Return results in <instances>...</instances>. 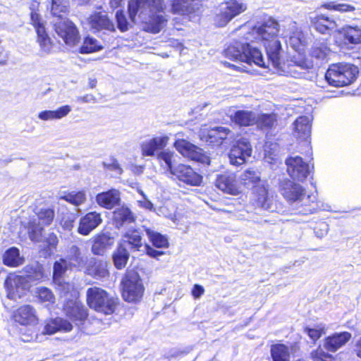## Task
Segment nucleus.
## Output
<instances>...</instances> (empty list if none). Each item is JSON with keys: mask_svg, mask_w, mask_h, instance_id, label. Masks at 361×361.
Wrapping results in <instances>:
<instances>
[{"mask_svg": "<svg viewBox=\"0 0 361 361\" xmlns=\"http://www.w3.org/2000/svg\"><path fill=\"white\" fill-rule=\"evenodd\" d=\"M257 38L265 48L267 56L274 67L280 63L281 44L279 40L280 26L275 19L268 17L252 27Z\"/></svg>", "mask_w": 361, "mask_h": 361, "instance_id": "obj_1", "label": "nucleus"}, {"mask_svg": "<svg viewBox=\"0 0 361 361\" xmlns=\"http://www.w3.org/2000/svg\"><path fill=\"white\" fill-rule=\"evenodd\" d=\"M86 302L90 309L104 315L115 314L120 305V300L117 296L97 286L87 289Z\"/></svg>", "mask_w": 361, "mask_h": 361, "instance_id": "obj_2", "label": "nucleus"}, {"mask_svg": "<svg viewBox=\"0 0 361 361\" xmlns=\"http://www.w3.org/2000/svg\"><path fill=\"white\" fill-rule=\"evenodd\" d=\"M145 290L140 274L135 270L127 269L120 283L123 300L128 303L137 304L142 300Z\"/></svg>", "mask_w": 361, "mask_h": 361, "instance_id": "obj_3", "label": "nucleus"}, {"mask_svg": "<svg viewBox=\"0 0 361 361\" xmlns=\"http://www.w3.org/2000/svg\"><path fill=\"white\" fill-rule=\"evenodd\" d=\"M358 74L357 68L350 63H338L329 66L325 78L334 87H344L353 83Z\"/></svg>", "mask_w": 361, "mask_h": 361, "instance_id": "obj_4", "label": "nucleus"}, {"mask_svg": "<svg viewBox=\"0 0 361 361\" xmlns=\"http://www.w3.org/2000/svg\"><path fill=\"white\" fill-rule=\"evenodd\" d=\"M275 192L269 185H258L255 186L252 192V205L269 212L277 209V200Z\"/></svg>", "mask_w": 361, "mask_h": 361, "instance_id": "obj_5", "label": "nucleus"}, {"mask_svg": "<svg viewBox=\"0 0 361 361\" xmlns=\"http://www.w3.org/2000/svg\"><path fill=\"white\" fill-rule=\"evenodd\" d=\"M150 14L147 18L142 21V30L145 32L157 34L166 25L167 19L164 16L160 14L164 11L162 0H149Z\"/></svg>", "mask_w": 361, "mask_h": 361, "instance_id": "obj_6", "label": "nucleus"}, {"mask_svg": "<svg viewBox=\"0 0 361 361\" xmlns=\"http://www.w3.org/2000/svg\"><path fill=\"white\" fill-rule=\"evenodd\" d=\"M176 150L184 157L201 164L209 165L210 157L198 146L185 139H177L173 143Z\"/></svg>", "mask_w": 361, "mask_h": 361, "instance_id": "obj_7", "label": "nucleus"}, {"mask_svg": "<svg viewBox=\"0 0 361 361\" xmlns=\"http://www.w3.org/2000/svg\"><path fill=\"white\" fill-rule=\"evenodd\" d=\"M224 4L225 8L214 16V22L218 27L226 25L233 18L247 10L246 4L239 2L238 0L226 1Z\"/></svg>", "mask_w": 361, "mask_h": 361, "instance_id": "obj_8", "label": "nucleus"}, {"mask_svg": "<svg viewBox=\"0 0 361 361\" xmlns=\"http://www.w3.org/2000/svg\"><path fill=\"white\" fill-rule=\"evenodd\" d=\"M12 321L17 325L34 326L39 324V317L36 309L31 305H21L11 314Z\"/></svg>", "mask_w": 361, "mask_h": 361, "instance_id": "obj_9", "label": "nucleus"}, {"mask_svg": "<svg viewBox=\"0 0 361 361\" xmlns=\"http://www.w3.org/2000/svg\"><path fill=\"white\" fill-rule=\"evenodd\" d=\"M285 162L286 171L293 180L302 182L310 173L309 164L300 156H290Z\"/></svg>", "mask_w": 361, "mask_h": 361, "instance_id": "obj_10", "label": "nucleus"}, {"mask_svg": "<svg viewBox=\"0 0 361 361\" xmlns=\"http://www.w3.org/2000/svg\"><path fill=\"white\" fill-rule=\"evenodd\" d=\"M63 308L66 317L75 324H82L88 318L87 307L78 299L68 300Z\"/></svg>", "mask_w": 361, "mask_h": 361, "instance_id": "obj_11", "label": "nucleus"}, {"mask_svg": "<svg viewBox=\"0 0 361 361\" xmlns=\"http://www.w3.org/2000/svg\"><path fill=\"white\" fill-rule=\"evenodd\" d=\"M250 143L245 138L238 140L232 146L228 153L231 164L235 166L243 164L246 159L252 154Z\"/></svg>", "mask_w": 361, "mask_h": 361, "instance_id": "obj_12", "label": "nucleus"}, {"mask_svg": "<svg viewBox=\"0 0 361 361\" xmlns=\"http://www.w3.org/2000/svg\"><path fill=\"white\" fill-rule=\"evenodd\" d=\"M30 24L34 27L37 33V42L42 49L49 51L52 47V42L49 37L42 17L37 9L32 8L30 13Z\"/></svg>", "mask_w": 361, "mask_h": 361, "instance_id": "obj_13", "label": "nucleus"}, {"mask_svg": "<svg viewBox=\"0 0 361 361\" xmlns=\"http://www.w3.org/2000/svg\"><path fill=\"white\" fill-rule=\"evenodd\" d=\"M109 262L104 259L90 258L85 266V274L96 280H104L109 278Z\"/></svg>", "mask_w": 361, "mask_h": 361, "instance_id": "obj_14", "label": "nucleus"}, {"mask_svg": "<svg viewBox=\"0 0 361 361\" xmlns=\"http://www.w3.org/2000/svg\"><path fill=\"white\" fill-rule=\"evenodd\" d=\"M279 191L286 201L291 203L302 200L305 195L302 186L288 178H285L279 183Z\"/></svg>", "mask_w": 361, "mask_h": 361, "instance_id": "obj_15", "label": "nucleus"}, {"mask_svg": "<svg viewBox=\"0 0 361 361\" xmlns=\"http://www.w3.org/2000/svg\"><path fill=\"white\" fill-rule=\"evenodd\" d=\"M173 175L185 184L191 186H199L202 182V175L195 171L190 166L178 164L175 167Z\"/></svg>", "mask_w": 361, "mask_h": 361, "instance_id": "obj_16", "label": "nucleus"}, {"mask_svg": "<svg viewBox=\"0 0 361 361\" xmlns=\"http://www.w3.org/2000/svg\"><path fill=\"white\" fill-rule=\"evenodd\" d=\"M310 22L312 28L322 35H331L338 26L334 18L323 13L310 17Z\"/></svg>", "mask_w": 361, "mask_h": 361, "instance_id": "obj_17", "label": "nucleus"}, {"mask_svg": "<svg viewBox=\"0 0 361 361\" xmlns=\"http://www.w3.org/2000/svg\"><path fill=\"white\" fill-rule=\"evenodd\" d=\"M55 30L67 44L75 45L79 41L76 26L71 21H60L55 25Z\"/></svg>", "mask_w": 361, "mask_h": 361, "instance_id": "obj_18", "label": "nucleus"}, {"mask_svg": "<svg viewBox=\"0 0 361 361\" xmlns=\"http://www.w3.org/2000/svg\"><path fill=\"white\" fill-rule=\"evenodd\" d=\"M215 185L225 193L238 195L241 191L237 183V178L233 173H224L217 176Z\"/></svg>", "mask_w": 361, "mask_h": 361, "instance_id": "obj_19", "label": "nucleus"}, {"mask_svg": "<svg viewBox=\"0 0 361 361\" xmlns=\"http://www.w3.org/2000/svg\"><path fill=\"white\" fill-rule=\"evenodd\" d=\"M102 222L101 214L97 212H89L82 216L78 227L80 235H87Z\"/></svg>", "mask_w": 361, "mask_h": 361, "instance_id": "obj_20", "label": "nucleus"}, {"mask_svg": "<svg viewBox=\"0 0 361 361\" xmlns=\"http://www.w3.org/2000/svg\"><path fill=\"white\" fill-rule=\"evenodd\" d=\"M72 324L67 319L56 317L50 318L44 322L43 335H53L57 332H70L73 330Z\"/></svg>", "mask_w": 361, "mask_h": 361, "instance_id": "obj_21", "label": "nucleus"}, {"mask_svg": "<svg viewBox=\"0 0 361 361\" xmlns=\"http://www.w3.org/2000/svg\"><path fill=\"white\" fill-rule=\"evenodd\" d=\"M95 200L100 207L106 209H111L120 204V192L118 190L111 188L97 194Z\"/></svg>", "mask_w": 361, "mask_h": 361, "instance_id": "obj_22", "label": "nucleus"}, {"mask_svg": "<svg viewBox=\"0 0 361 361\" xmlns=\"http://www.w3.org/2000/svg\"><path fill=\"white\" fill-rule=\"evenodd\" d=\"M352 338L348 331L335 333L324 338V345L329 352L335 353L345 345Z\"/></svg>", "mask_w": 361, "mask_h": 361, "instance_id": "obj_23", "label": "nucleus"}, {"mask_svg": "<svg viewBox=\"0 0 361 361\" xmlns=\"http://www.w3.org/2000/svg\"><path fill=\"white\" fill-rule=\"evenodd\" d=\"M169 140L168 136L163 135L154 137L142 142L140 147L142 155L145 157L154 156L157 151L163 149L168 145Z\"/></svg>", "mask_w": 361, "mask_h": 361, "instance_id": "obj_24", "label": "nucleus"}, {"mask_svg": "<svg viewBox=\"0 0 361 361\" xmlns=\"http://www.w3.org/2000/svg\"><path fill=\"white\" fill-rule=\"evenodd\" d=\"M89 24L91 28L100 31L107 30L114 31L115 27L113 22L110 20L106 14L102 12H94L89 18Z\"/></svg>", "mask_w": 361, "mask_h": 361, "instance_id": "obj_25", "label": "nucleus"}, {"mask_svg": "<svg viewBox=\"0 0 361 361\" xmlns=\"http://www.w3.org/2000/svg\"><path fill=\"white\" fill-rule=\"evenodd\" d=\"M198 0H172L171 12L173 14L190 15L199 9Z\"/></svg>", "mask_w": 361, "mask_h": 361, "instance_id": "obj_26", "label": "nucleus"}, {"mask_svg": "<svg viewBox=\"0 0 361 361\" xmlns=\"http://www.w3.org/2000/svg\"><path fill=\"white\" fill-rule=\"evenodd\" d=\"M114 244V238L108 233H100L97 234L92 241L91 251L94 255H100Z\"/></svg>", "mask_w": 361, "mask_h": 361, "instance_id": "obj_27", "label": "nucleus"}, {"mask_svg": "<svg viewBox=\"0 0 361 361\" xmlns=\"http://www.w3.org/2000/svg\"><path fill=\"white\" fill-rule=\"evenodd\" d=\"M293 133L298 138L306 140L310 137L311 121L306 116H300L293 123Z\"/></svg>", "mask_w": 361, "mask_h": 361, "instance_id": "obj_28", "label": "nucleus"}, {"mask_svg": "<svg viewBox=\"0 0 361 361\" xmlns=\"http://www.w3.org/2000/svg\"><path fill=\"white\" fill-rule=\"evenodd\" d=\"M55 288L61 297L78 299L80 293L73 283L65 281L63 279L53 281Z\"/></svg>", "mask_w": 361, "mask_h": 361, "instance_id": "obj_29", "label": "nucleus"}, {"mask_svg": "<svg viewBox=\"0 0 361 361\" xmlns=\"http://www.w3.org/2000/svg\"><path fill=\"white\" fill-rule=\"evenodd\" d=\"M231 120L240 127H248L255 125L256 115L252 111L238 110L231 117Z\"/></svg>", "mask_w": 361, "mask_h": 361, "instance_id": "obj_30", "label": "nucleus"}, {"mask_svg": "<svg viewBox=\"0 0 361 361\" xmlns=\"http://www.w3.org/2000/svg\"><path fill=\"white\" fill-rule=\"evenodd\" d=\"M338 32L343 36V39L346 44L361 43V28L357 25H345L339 30Z\"/></svg>", "mask_w": 361, "mask_h": 361, "instance_id": "obj_31", "label": "nucleus"}, {"mask_svg": "<svg viewBox=\"0 0 361 361\" xmlns=\"http://www.w3.org/2000/svg\"><path fill=\"white\" fill-rule=\"evenodd\" d=\"M278 116L276 113H261L256 116L255 125L261 130H271L277 126Z\"/></svg>", "mask_w": 361, "mask_h": 361, "instance_id": "obj_32", "label": "nucleus"}, {"mask_svg": "<svg viewBox=\"0 0 361 361\" xmlns=\"http://www.w3.org/2000/svg\"><path fill=\"white\" fill-rule=\"evenodd\" d=\"M243 61L249 64L255 63L259 67H267L259 49L252 47L249 44H245Z\"/></svg>", "mask_w": 361, "mask_h": 361, "instance_id": "obj_33", "label": "nucleus"}, {"mask_svg": "<svg viewBox=\"0 0 361 361\" xmlns=\"http://www.w3.org/2000/svg\"><path fill=\"white\" fill-rule=\"evenodd\" d=\"M270 354L272 361H291V351L290 347L286 344H272L270 347Z\"/></svg>", "mask_w": 361, "mask_h": 361, "instance_id": "obj_34", "label": "nucleus"}, {"mask_svg": "<svg viewBox=\"0 0 361 361\" xmlns=\"http://www.w3.org/2000/svg\"><path fill=\"white\" fill-rule=\"evenodd\" d=\"M135 221V216L128 207H119L114 212V221L117 228H120L126 224L133 223Z\"/></svg>", "mask_w": 361, "mask_h": 361, "instance_id": "obj_35", "label": "nucleus"}, {"mask_svg": "<svg viewBox=\"0 0 361 361\" xmlns=\"http://www.w3.org/2000/svg\"><path fill=\"white\" fill-rule=\"evenodd\" d=\"M130 254L123 243H119L112 254V261L117 269L126 267L129 259Z\"/></svg>", "mask_w": 361, "mask_h": 361, "instance_id": "obj_36", "label": "nucleus"}, {"mask_svg": "<svg viewBox=\"0 0 361 361\" xmlns=\"http://www.w3.org/2000/svg\"><path fill=\"white\" fill-rule=\"evenodd\" d=\"M24 262V258L20 256L19 250L11 247L6 250L3 255V263L9 267H17Z\"/></svg>", "mask_w": 361, "mask_h": 361, "instance_id": "obj_37", "label": "nucleus"}, {"mask_svg": "<svg viewBox=\"0 0 361 361\" xmlns=\"http://www.w3.org/2000/svg\"><path fill=\"white\" fill-rule=\"evenodd\" d=\"M71 111V108L69 105H64L54 111H42L39 113L38 118L43 121L60 119L67 116Z\"/></svg>", "mask_w": 361, "mask_h": 361, "instance_id": "obj_38", "label": "nucleus"}, {"mask_svg": "<svg viewBox=\"0 0 361 361\" xmlns=\"http://www.w3.org/2000/svg\"><path fill=\"white\" fill-rule=\"evenodd\" d=\"M289 45L297 52H303L307 47V40L301 30H293L288 39Z\"/></svg>", "mask_w": 361, "mask_h": 361, "instance_id": "obj_39", "label": "nucleus"}, {"mask_svg": "<svg viewBox=\"0 0 361 361\" xmlns=\"http://www.w3.org/2000/svg\"><path fill=\"white\" fill-rule=\"evenodd\" d=\"M123 237L126 239V242L130 246L132 250L139 251L143 245L142 234L138 229H129Z\"/></svg>", "mask_w": 361, "mask_h": 361, "instance_id": "obj_40", "label": "nucleus"}, {"mask_svg": "<svg viewBox=\"0 0 361 361\" xmlns=\"http://www.w3.org/2000/svg\"><path fill=\"white\" fill-rule=\"evenodd\" d=\"M230 133L231 130L228 128L215 127L209 130L207 141L210 143L221 145Z\"/></svg>", "mask_w": 361, "mask_h": 361, "instance_id": "obj_41", "label": "nucleus"}, {"mask_svg": "<svg viewBox=\"0 0 361 361\" xmlns=\"http://www.w3.org/2000/svg\"><path fill=\"white\" fill-rule=\"evenodd\" d=\"M245 44L235 42L229 44L224 51L225 57L243 61Z\"/></svg>", "mask_w": 361, "mask_h": 361, "instance_id": "obj_42", "label": "nucleus"}, {"mask_svg": "<svg viewBox=\"0 0 361 361\" xmlns=\"http://www.w3.org/2000/svg\"><path fill=\"white\" fill-rule=\"evenodd\" d=\"M25 277L30 281H39L44 276V269L38 263L35 264H27L23 269Z\"/></svg>", "mask_w": 361, "mask_h": 361, "instance_id": "obj_43", "label": "nucleus"}, {"mask_svg": "<svg viewBox=\"0 0 361 361\" xmlns=\"http://www.w3.org/2000/svg\"><path fill=\"white\" fill-rule=\"evenodd\" d=\"M146 233L154 247L157 248H168L169 247V243L166 235L150 229H147Z\"/></svg>", "mask_w": 361, "mask_h": 361, "instance_id": "obj_44", "label": "nucleus"}, {"mask_svg": "<svg viewBox=\"0 0 361 361\" xmlns=\"http://www.w3.org/2000/svg\"><path fill=\"white\" fill-rule=\"evenodd\" d=\"M103 49V46L100 44L97 40L92 37H86L83 39L82 44L79 49L80 54H91Z\"/></svg>", "mask_w": 361, "mask_h": 361, "instance_id": "obj_45", "label": "nucleus"}, {"mask_svg": "<svg viewBox=\"0 0 361 361\" xmlns=\"http://www.w3.org/2000/svg\"><path fill=\"white\" fill-rule=\"evenodd\" d=\"M36 216L39 226H48L53 222L55 213L52 208H42L36 212Z\"/></svg>", "mask_w": 361, "mask_h": 361, "instance_id": "obj_46", "label": "nucleus"}, {"mask_svg": "<svg viewBox=\"0 0 361 361\" xmlns=\"http://www.w3.org/2000/svg\"><path fill=\"white\" fill-rule=\"evenodd\" d=\"M320 8L328 11H335L340 13L353 12L355 11V6L344 3H337L336 1H327L321 4Z\"/></svg>", "mask_w": 361, "mask_h": 361, "instance_id": "obj_47", "label": "nucleus"}, {"mask_svg": "<svg viewBox=\"0 0 361 361\" xmlns=\"http://www.w3.org/2000/svg\"><path fill=\"white\" fill-rule=\"evenodd\" d=\"M240 181L242 185L245 187L252 185L253 188L257 186V183L260 181V177L257 175V172L248 169L245 171L240 176Z\"/></svg>", "mask_w": 361, "mask_h": 361, "instance_id": "obj_48", "label": "nucleus"}, {"mask_svg": "<svg viewBox=\"0 0 361 361\" xmlns=\"http://www.w3.org/2000/svg\"><path fill=\"white\" fill-rule=\"evenodd\" d=\"M329 48L324 44H317L312 46L310 50L312 58L317 60H324L329 54Z\"/></svg>", "mask_w": 361, "mask_h": 361, "instance_id": "obj_49", "label": "nucleus"}, {"mask_svg": "<svg viewBox=\"0 0 361 361\" xmlns=\"http://www.w3.org/2000/svg\"><path fill=\"white\" fill-rule=\"evenodd\" d=\"M62 198L75 206H79L85 202L86 195L84 191L71 192L63 195Z\"/></svg>", "mask_w": 361, "mask_h": 361, "instance_id": "obj_50", "label": "nucleus"}, {"mask_svg": "<svg viewBox=\"0 0 361 361\" xmlns=\"http://www.w3.org/2000/svg\"><path fill=\"white\" fill-rule=\"evenodd\" d=\"M173 155V153L170 151H161L157 154V159L159 162L161 164V165L164 163L166 170L171 174H173L175 169L173 167L172 164Z\"/></svg>", "mask_w": 361, "mask_h": 361, "instance_id": "obj_51", "label": "nucleus"}, {"mask_svg": "<svg viewBox=\"0 0 361 361\" xmlns=\"http://www.w3.org/2000/svg\"><path fill=\"white\" fill-rule=\"evenodd\" d=\"M24 279L21 276H15L13 277H7L5 280V288L8 295L15 294L18 289V284L23 281Z\"/></svg>", "mask_w": 361, "mask_h": 361, "instance_id": "obj_52", "label": "nucleus"}, {"mask_svg": "<svg viewBox=\"0 0 361 361\" xmlns=\"http://www.w3.org/2000/svg\"><path fill=\"white\" fill-rule=\"evenodd\" d=\"M310 358L313 361H336L334 356L325 352L320 347L310 353Z\"/></svg>", "mask_w": 361, "mask_h": 361, "instance_id": "obj_53", "label": "nucleus"}, {"mask_svg": "<svg viewBox=\"0 0 361 361\" xmlns=\"http://www.w3.org/2000/svg\"><path fill=\"white\" fill-rule=\"evenodd\" d=\"M37 298L42 302H48L54 304L55 302V296L52 291L46 287H39L37 291Z\"/></svg>", "mask_w": 361, "mask_h": 361, "instance_id": "obj_54", "label": "nucleus"}, {"mask_svg": "<svg viewBox=\"0 0 361 361\" xmlns=\"http://www.w3.org/2000/svg\"><path fill=\"white\" fill-rule=\"evenodd\" d=\"M78 216V214L74 212L63 214L61 219V225L64 229L71 231L73 228Z\"/></svg>", "mask_w": 361, "mask_h": 361, "instance_id": "obj_55", "label": "nucleus"}, {"mask_svg": "<svg viewBox=\"0 0 361 361\" xmlns=\"http://www.w3.org/2000/svg\"><path fill=\"white\" fill-rule=\"evenodd\" d=\"M67 263L64 259L55 262L54 264L53 281L63 279V275L67 270Z\"/></svg>", "mask_w": 361, "mask_h": 361, "instance_id": "obj_56", "label": "nucleus"}, {"mask_svg": "<svg viewBox=\"0 0 361 361\" xmlns=\"http://www.w3.org/2000/svg\"><path fill=\"white\" fill-rule=\"evenodd\" d=\"M304 331L307 334L313 343H316L326 332L324 326H317V328L305 327Z\"/></svg>", "mask_w": 361, "mask_h": 361, "instance_id": "obj_57", "label": "nucleus"}, {"mask_svg": "<svg viewBox=\"0 0 361 361\" xmlns=\"http://www.w3.org/2000/svg\"><path fill=\"white\" fill-rule=\"evenodd\" d=\"M307 199L309 200L310 203L302 204L303 209L302 212L305 214H313L317 212L319 208V204L316 200V197L314 195H308Z\"/></svg>", "mask_w": 361, "mask_h": 361, "instance_id": "obj_58", "label": "nucleus"}, {"mask_svg": "<svg viewBox=\"0 0 361 361\" xmlns=\"http://www.w3.org/2000/svg\"><path fill=\"white\" fill-rule=\"evenodd\" d=\"M116 19L117 27L121 32H125L128 30V23L122 10H118L116 13Z\"/></svg>", "mask_w": 361, "mask_h": 361, "instance_id": "obj_59", "label": "nucleus"}, {"mask_svg": "<svg viewBox=\"0 0 361 361\" xmlns=\"http://www.w3.org/2000/svg\"><path fill=\"white\" fill-rule=\"evenodd\" d=\"M143 0H130L128 6V11L130 19L134 21Z\"/></svg>", "mask_w": 361, "mask_h": 361, "instance_id": "obj_60", "label": "nucleus"}, {"mask_svg": "<svg viewBox=\"0 0 361 361\" xmlns=\"http://www.w3.org/2000/svg\"><path fill=\"white\" fill-rule=\"evenodd\" d=\"M145 254L152 258L158 259L160 256L165 254L164 252L157 250L148 244L145 245Z\"/></svg>", "mask_w": 361, "mask_h": 361, "instance_id": "obj_61", "label": "nucleus"}, {"mask_svg": "<svg viewBox=\"0 0 361 361\" xmlns=\"http://www.w3.org/2000/svg\"><path fill=\"white\" fill-rule=\"evenodd\" d=\"M103 166L107 170L116 171L119 173L122 172V169L121 168L120 164H118L117 159L114 157L111 159V162H104Z\"/></svg>", "mask_w": 361, "mask_h": 361, "instance_id": "obj_62", "label": "nucleus"}, {"mask_svg": "<svg viewBox=\"0 0 361 361\" xmlns=\"http://www.w3.org/2000/svg\"><path fill=\"white\" fill-rule=\"evenodd\" d=\"M46 243L49 250H55L59 243L57 236L54 233L49 234L46 240Z\"/></svg>", "mask_w": 361, "mask_h": 361, "instance_id": "obj_63", "label": "nucleus"}, {"mask_svg": "<svg viewBox=\"0 0 361 361\" xmlns=\"http://www.w3.org/2000/svg\"><path fill=\"white\" fill-rule=\"evenodd\" d=\"M204 293L203 286L199 284H195L192 288L191 293L195 299L200 298Z\"/></svg>", "mask_w": 361, "mask_h": 361, "instance_id": "obj_64", "label": "nucleus"}]
</instances>
